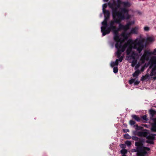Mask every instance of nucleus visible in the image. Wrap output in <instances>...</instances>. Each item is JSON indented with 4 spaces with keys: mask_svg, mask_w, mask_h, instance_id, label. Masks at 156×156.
<instances>
[{
    "mask_svg": "<svg viewBox=\"0 0 156 156\" xmlns=\"http://www.w3.org/2000/svg\"><path fill=\"white\" fill-rule=\"evenodd\" d=\"M123 2L121 0H117V3L113 0L112 3L109 2L108 3L109 7L112 9V13L114 15L119 16L121 18L126 17V19L130 18L128 14L129 11L125 8H121V11H118V9L120 7L121 5L122 4Z\"/></svg>",
    "mask_w": 156,
    "mask_h": 156,
    "instance_id": "obj_1",
    "label": "nucleus"
},
{
    "mask_svg": "<svg viewBox=\"0 0 156 156\" xmlns=\"http://www.w3.org/2000/svg\"><path fill=\"white\" fill-rule=\"evenodd\" d=\"M124 44H126L127 47H128L126 51L127 55L126 57L129 60L133 59V63L135 65L136 64V53L132 52V48L136 49V39L135 40L134 42L132 40L129 39Z\"/></svg>",
    "mask_w": 156,
    "mask_h": 156,
    "instance_id": "obj_2",
    "label": "nucleus"
},
{
    "mask_svg": "<svg viewBox=\"0 0 156 156\" xmlns=\"http://www.w3.org/2000/svg\"><path fill=\"white\" fill-rule=\"evenodd\" d=\"M112 16L114 20H111L109 22L108 26L102 33L103 36H105L106 34H109L111 31H113V33L115 31H117L116 27L114 25L115 23H120L122 20L126 19V17H123L121 18L119 16L114 15L113 14Z\"/></svg>",
    "mask_w": 156,
    "mask_h": 156,
    "instance_id": "obj_3",
    "label": "nucleus"
},
{
    "mask_svg": "<svg viewBox=\"0 0 156 156\" xmlns=\"http://www.w3.org/2000/svg\"><path fill=\"white\" fill-rule=\"evenodd\" d=\"M154 41V37H149L147 38L146 41L144 43L145 40L144 38H140L138 39L137 38V52L140 53L144 48L146 47L149 43H151Z\"/></svg>",
    "mask_w": 156,
    "mask_h": 156,
    "instance_id": "obj_4",
    "label": "nucleus"
},
{
    "mask_svg": "<svg viewBox=\"0 0 156 156\" xmlns=\"http://www.w3.org/2000/svg\"><path fill=\"white\" fill-rule=\"evenodd\" d=\"M115 47L117 49V51L116 52L117 58L121 56L122 52H124L127 48L126 44H124L122 45L121 42L116 43L115 44Z\"/></svg>",
    "mask_w": 156,
    "mask_h": 156,
    "instance_id": "obj_5",
    "label": "nucleus"
},
{
    "mask_svg": "<svg viewBox=\"0 0 156 156\" xmlns=\"http://www.w3.org/2000/svg\"><path fill=\"white\" fill-rule=\"evenodd\" d=\"M151 55L150 51L148 50H145L144 53L141 57L140 61L141 64L144 63L146 61H148L150 56Z\"/></svg>",
    "mask_w": 156,
    "mask_h": 156,
    "instance_id": "obj_6",
    "label": "nucleus"
},
{
    "mask_svg": "<svg viewBox=\"0 0 156 156\" xmlns=\"http://www.w3.org/2000/svg\"><path fill=\"white\" fill-rule=\"evenodd\" d=\"M137 140H138V141L137 142L138 147H140L142 148L143 147L144 148V150L147 153L144 155V156H145V155L147 154V151H149L150 150V148L148 147H145L143 146V143L145 142V140L144 139H137Z\"/></svg>",
    "mask_w": 156,
    "mask_h": 156,
    "instance_id": "obj_7",
    "label": "nucleus"
},
{
    "mask_svg": "<svg viewBox=\"0 0 156 156\" xmlns=\"http://www.w3.org/2000/svg\"><path fill=\"white\" fill-rule=\"evenodd\" d=\"M150 66L148 68H156V56L152 57L149 61Z\"/></svg>",
    "mask_w": 156,
    "mask_h": 156,
    "instance_id": "obj_8",
    "label": "nucleus"
},
{
    "mask_svg": "<svg viewBox=\"0 0 156 156\" xmlns=\"http://www.w3.org/2000/svg\"><path fill=\"white\" fill-rule=\"evenodd\" d=\"M144 148L138 147H137V156H144L145 154L147 153L145 151Z\"/></svg>",
    "mask_w": 156,
    "mask_h": 156,
    "instance_id": "obj_9",
    "label": "nucleus"
},
{
    "mask_svg": "<svg viewBox=\"0 0 156 156\" xmlns=\"http://www.w3.org/2000/svg\"><path fill=\"white\" fill-rule=\"evenodd\" d=\"M114 34V39L116 43H119L120 39L119 34V32L117 31H115Z\"/></svg>",
    "mask_w": 156,
    "mask_h": 156,
    "instance_id": "obj_10",
    "label": "nucleus"
},
{
    "mask_svg": "<svg viewBox=\"0 0 156 156\" xmlns=\"http://www.w3.org/2000/svg\"><path fill=\"white\" fill-rule=\"evenodd\" d=\"M101 23L102 25H103V26L101 27V31L102 33L105 31V29H106V27L108 26V24L107 22L104 20Z\"/></svg>",
    "mask_w": 156,
    "mask_h": 156,
    "instance_id": "obj_11",
    "label": "nucleus"
},
{
    "mask_svg": "<svg viewBox=\"0 0 156 156\" xmlns=\"http://www.w3.org/2000/svg\"><path fill=\"white\" fill-rule=\"evenodd\" d=\"M133 23L132 22H129L127 23L126 25H124V30L125 31H126L128 30L132 24H133Z\"/></svg>",
    "mask_w": 156,
    "mask_h": 156,
    "instance_id": "obj_12",
    "label": "nucleus"
},
{
    "mask_svg": "<svg viewBox=\"0 0 156 156\" xmlns=\"http://www.w3.org/2000/svg\"><path fill=\"white\" fill-rule=\"evenodd\" d=\"M147 134L148 133L147 132H138L137 133V135L140 137H145L147 136Z\"/></svg>",
    "mask_w": 156,
    "mask_h": 156,
    "instance_id": "obj_13",
    "label": "nucleus"
},
{
    "mask_svg": "<svg viewBox=\"0 0 156 156\" xmlns=\"http://www.w3.org/2000/svg\"><path fill=\"white\" fill-rule=\"evenodd\" d=\"M118 24H119V28H117V31L118 32H119V31H120V30H124V25H122L121 23H118Z\"/></svg>",
    "mask_w": 156,
    "mask_h": 156,
    "instance_id": "obj_14",
    "label": "nucleus"
},
{
    "mask_svg": "<svg viewBox=\"0 0 156 156\" xmlns=\"http://www.w3.org/2000/svg\"><path fill=\"white\" fill-rule=\"evenodd\" d=\"M154 123L151 128V130L152 131L156 132V119H154Z\"/></svg>",
    "mask_w": 156,
    "mask_h": 156,
    "instance_id": "obj_15",
    "label": "nucleus"
},
{
    "mask_svg": "<svg viewBox=\"0 0 156 156\" xmlns=\"http://www.w3.org/2000/svg\"><path fill=\"white\" fill-rule=\"evenodd\" d=\"M104 15V16L108 17V18H109L110 12L109 11L106 10L103 11Z\"/></svg>",
    "mask_w": 156,
    "mask_h": 156,
    "instance_id": "obj_16",
    "label": "nucleus"
},
{
    "mask_svg": "<svg viewBox=\"0 0 156 156\" xmlns=\"http://www.w3.org/2000/svg\"><path fill=\"white\" fill-rule=\"evenodd\" d=\"M129 84H131L133 83L134 85H136V78L132 79L129 80Z\"/></svg>",
    "mask_w": 156,
    "mask_h": 156,
    "instance_id": "obj_17",
    "label": "nucleus"
},
{
    "mask_svg": "<svg viewBox=\"0 0 156 156\" xmlns=\"http://www.w3.org/2000/svg\"><path fill=\"white\" fill-rule=\"evenodd\" d=\"M118 64V60H116L115 62H111V66L112 67H113L114 66H117Z\"/></svg>",
    "mask_w": 156,
    "mask_h": 156,
    "instance_id": "obj_18",
    "label": "nucleus"
},
{
    "mask_svg": "<svg viewBox=\"0 0 156 156\" xmlns=\"http://www.w3.org/2000/svg\"><path fill=\"white\" fill-rule=\"evenodd\" d=\"M155 135H156V134H151L150 135L148 136L147 138V139H151L152 140H154L155 139V137L154 136Z\"/></svg>",
    "mask_w": 156,
    "mask_h": 156,
    "instance_id": "obj_19",
    "label": "nucleus"
},
{
    "mask_svg": "<svg viewBox=\"0 0 156 156\" xmlns=\"http://www.w3.org/2000/svg\"><path fill=\"white\" fill-rule=\"evenodd\" d=\"M127 150L125 149H122L120 151V153L122 154V155H125L127 153Z\"/></svg>",
    "mask_w": 156,
    "mask_h": 156,
    "instance_id": "obj_20",
    "label": "nucleus"
},
{
    "mask_svg": "<svg viewBox=\"0 0 156 156\" xmlns=\"http://www.w3.org/2000/svg\"><path fill=\"white\" fill-rule=\"evenodd\" d=\"M129 124H130V125L131 126H132L133 127H136V126H135V125L136 122H135V121H134L132 120H130L129 121Z\"/></svg>",
    "mask_w": 156,
    "mask_h": 156,
    "instance_id": "obj_21",
    "label": "nucleus"
},
{
    "mask_svg": "<svg viewBox=\"0 0 156 156\" xmlns=\"http://www.w3.org/2000/svg\"><path fill=\"white\" fill-rule=\"evenodd\" d=\"M149 111L150 114L151 115L152 117H153V116L156 113V111L153 109L150 110Z\"/></svg>",
    "mask_w": 156,
    "mask_h": 156,
    "instance_id": "obj_22",
    "label": "nucleus"
},
{
    "mask_svg": "<svg viewBox=\"0 0 156 156\" xmlns=\"http://www.w3.org/2000/svg\"><path fill=\"white\" fill-rule=\"evenodd\" d=\"M156 74V69H152L151 71V76H153Z\"/></svg>",
    "mask_w": 156,
    "mask_h": 156,
    "instance_id": "obj_23",
    "label": "nucleus"
},
{
    "mask_svg": "<svg viewBox=\"0 0 156 156\" xmlns=\"http://www.w3.org/2000/svg\"><path fill=\"white\" fill-rule=\"evenodd\" d=\"M122 4L124 7H129L130 4L128 2H123Z\"/></svg>",
    "mask_w": 156,
    "mask_h": 156,
    "instance_id": "obj_24",
    "label": "nucleus"
},
{
    "mask_svg": "<svg viewBox=\"0 0 156 156\" xmlns=\"http://www.w3.org/2000/svg\"><path fill=\"white\" fill-rule=\"evenodd\" d=\"M124 138L126 139H130L131 137L128 134H126L123 135Z\"/></svg>",
    "mask_w": 156,
    "mask_h": 156,
    "instance_id": "obj_25",
    "label": "nucleus"
},
{
    "mask_svg": "<svg viewBox=\"0 0 156 156\" xmlns=\"http://www.w3.org/2000/svg\"><path fill=\"white\" fill-rule=\"evenodd\" d=\"M119 146L122 149H125L126 147V144H121L119 145Z\"/></svg>",
    "mask_w": 156,
    "mask_h": 156,
    "instance_id": "obj_26",
    "label": "nucleus"
},
{
    "mask_svg": "<svg viewBox=\"0 0 156 156\" xmlns=\"http://www.w3.org/2000/svg\"><path fill=\"white\" fill-rule=\"evenodd\" d=\"M125 144L128 147H129L131 145V141L128 140H127L125 141Z\"/></svg>",
    "mask_w": 156,
    "mask_h": 156,
    "instance_id": "obj_27",
    "label": "nucleus"
},
{
    "mask_svg": "<svg viewBox=\"0 0 156 156\" xmlns=\"http://www.w3.org/2000/svg\"><path fill=\"white\" fill-rule=\"evenodd\" d=\"M151 55H156V48L154 49L153 51H150Z\"/></svg>",
    "mask_w": 156,
    "mask_h": 156,
    "instance_id": "obj_28",
    "label": "nucleus"
},
{
    "mask_svg": "<svg viewBox=\"0 0 156 156\" xmlns=\"http://www.w3.org/2000/svg\"><path fill=\"white\" fill-rule=\"evenodd\" d=\"M107 4H104L103 5V11H104V10H106L105 9L106 8H107Z\"/></svg>",
    "mask_w": 156,
    "mask_h": 156,
    "instance_id": "obj_29",
    "label": "nucleus"
},
{
    "mask_svg": "<svg viewBox=\"0 0 156 156\" xmlns=\"http://www.w3.org/2000/svg\"><path fill=\"white\" fill-rule=\"evenodd\" d=\"M150 29V27L147 26H145L144 27V30L145 31H148Z\"/></svg>",
    "mask_w": 156,
    "mask_h": 156,
    "instance_id": "obj_30",
    "label": "nucleus"
},
{
    "mask_svg": "<svg viewBox=\"0 0 156 156\" xmlns=\"http://www.w3.org/2000/svg\"><path fill=\"white\" fill-rule=\"evenodd\" d=\"M119 59H117L118 60V62L119 61L120 62H122L123 59V57L122 56H120V57L119 58H117Z\"/></svg>",
    "mask_w": 156,
    "mask_h": 156,
    "instance_id": "obj_31",
    "label": "nucleus"
},
{
    "mask_svg": "<svg viewBox=\"0 0 156 156\" xmlns=\"http://www.w3.org/2000/svg\"><path fill=\"white\" fill-rule=\"evenodd\" d=\"M149 77L148 75H146L145 76H143L142 78V80H145Z\"/></svg>",
    "mask_w": 156,
    "mask_h": 156,
    "instance_id": "obj_32",
    "label": "nucleus"
},
{
    "mask_svg": "<svg viewBox=\"0 0 156 156\" xmlns=\"http://www.w3.org/2000/svg\"><path fill=\"white\" fill-rule=\"evenodd\" d=\"M137 14L139 16H142L143 14V12L139 11H137Z\"/></svg>",
    "mask_w": 156,
    "mask_h": 156,
    "instance_id": "obj_33",
    "label": "nucleus"
},
{
    "mask_svg": "<svg viewBox=\"0 0 156 156\" xmlns=\"http://www.w3.org/2000/svg\"><path fill=\"white\" fill-rule=\"evenodd\" d=\"M142 119L143 120L145 121H147L148 120V119L147 118L146 115H144L142 117Z\"/></svg>",
    "mask_w": 156,
    "mask_h": 156,
    "instance_id": "obj_34",
    "label": "nucleus"
},
{
    "mask_svg": "<svg viewBox=\"0 0 156 156\" xmlns=\"http://www.w3.org/2000/svg\"><path fill=\"white\" fill-rule=\"evenodd\" d=\"M123 131L124 133H126L127 132H129V129H123Z\"/></svg>",
    "mask_w": 156,
    "mask_h": 156,
    "instance_id": "obj_35",
    "label": "nucleus"
},
{
    "mask_svg": "<svg viewBox=\"0 0 156 156\" xmlns=\"http://www.w3.org/2000/svg\"><path fill=\"white\" fill-rule=\"evenodd\" d=\"M136 130L133 131V135H136V126L135 128Z\"/></svg>",
    "mask_w": 156,
    "mask_h": 156,
    "instance_id": "obj_36",
    "label": "nucleus"
},
{
    "mask_svg": "<svg viewBox=\"0 0 156 156\" xmlns=\"http://www.w3.org/2000/svg\"><path fill=\"white\" fill-rule=\"evenodd\" d=\"M150 65V63H149V62H148L147 63H145L144 65L145 67H147L149 65Z\"/></svg>",
    "mask_w": 156,
    "mask_h": 156,
    "instance_id": "obj_37",
    "label": "nucleus"
},
{
    "mask_svg": "<svg viewBox=\"0 0 156 156\" xmlns=\"http://www.w3.org/2000/svg\"><path fill=\"white\" fill-rule=\"evenodd\" d=\"M132 117L133 119L136 120V115H132Z\"/></svg>",
    "mask_w": 156,
    "mask_h": 156,
    "instance_id": "obj_38",
    "label": "nucleus"
},
{
    "mask_svg": "<svg viewBox=\"0 0 156 156\" xmlns=\"http://www.w3.org/2000/svg\"><path fill=\"white\" fill-rule=\"evenodd\" d=\"M113 72L115 73H116L118 72V69H113Z\"/></svg>",
    "mask_w": 156,
    "mask_h": 156,
    "instance_id": "obj_39",
    "label": "nucleus"
},
{
    "mask_svg": "<svg viewBox=\"0 0 156 156\" xmlns=\"http://www.w3.org/2000/svg\"><path fill=\"white\" fill-rule=\"evenodd\" d=\"M133 76L134 77H136V70L134 73L133 74Z\"/></svg>",
    "mask_w": 156,
    "mask_h": 156,
    "instance_id": "obj_40",
    "label": "nucleus"
},
{
    "mask_svg": "<svg viewBox=\"0 0 156 156\" xmlns=\"http://www.w3.org/2000/svg\"><path fill=\"white\" fill-rule=\"evenodd\" d=\"M109 19V18H108V17H105V19L104 20L105 21H106L107 22L108 20Z\"/></svg>",
    "mask_w": 156,
    "mask_h": 156,
    "instance_id": "obj_41",
    "label": "nucleus"
},
{
    "mask_svg": "<svg viewBox=\"0 0 156 156\" xmlns=\"http://www.w3.org/2000/svg\"><path fill=\"white\" fill-rule=\"evenodd\" d=\"M132 139L133 140H136V136H133L132 137Z\"/></svg>",
    "mask_w": 156,
    "mask_h": 156,
    "instance_id": "obj_42",
    "label": "nucleus"
},
{
    "mask_svg": "<svg viewBox=\"0 0 156 156\" xmlns=\"http://www.w3.org/2000/svg\"><path fill=\"white\" fill-rule=\"evenodd\" d=\"M136 27H135L134 29L133 30V31L135 33H136Z\"/></svg>",
    "mask_w": 156,
    "mask_h": 156,
    "instance_id": "obj_43",
    "label": "nucleus"
},
{
    "mask_svg": "<svg viewBox=\"0 0 156 156\" xmlns=\"http://www.w3.org/2000/svg\"><path fill=\"white\" fill-rule=\"evenodd\" d=\"M132 152H136V149H133L131 150Z\"/></svg>",
    "mask_w": 156,
    "mask_h": 156,
    "instance_id": "obj_44",
    "label": "nucleus"
},
{
    "mask_svg": "<svg viewBox=\"0 0 156 156\" xmlns=\"http://www.w3.org/2000/svg\"><path fill=\"white\" fill-rule=\"evenodd\" d=\"M140 64L139 63H137V68H138L140 66Z\"/></svg>",
    "mask_w": 156,
    "mask_h": 156,
    "instance_id": "obj_45",
    "label": "nucleus"
},
{
    "mask_svg": "<svg viewBox=\"0 0 156 156\" xmlns=\"http://www.w3.org/2000/svg\"><path fill=\"white\" fill-rule=\"evenodd\" d=\"M147 143H150V142H149L148 141H147ZM150 143H151V144H153V142H152Z\"/></svg>",
    "mask_w": 156,
    "mask_h": 156,
    "instance_id": "obj_46",
    "label": "nucleus"
},
{
    "mask_svg": "<svg viewBox=\"0 0 156 156\" xmlns=\"http://www.w3.org/2000/svg\"><path fill=\"white\" fill-rule=\"evenodd\" d=\"M108 0H103V1L105 2H107Z\"/></svg>",
    "mask_w": 156,
    "mask_h": 156,
    "instance_id": "obj_47",
    "label": "nucleus"
},
{
    "mask_svg": "<svg viewBox=\"0 0 156 156\" xmlns=\"http://www.w3.org/2000/svg\"><path fill=\"white\" fill-rule=\"evenodd\" d=\"M135 145L136 146V141L135 143Z\"/></svg>",
    "mask_w": 156,
    "mask_h": 156,
    "instance_id": "obj_48",
    "label": "nucleus"
},
{
    "mask_svg": "<svg viewBox=\"0 0 156 156\" xmlns=\"http://www.w3.org/2000/svg\"><path fill=\"white\" fill-rule=\"evenodd\" d=\"M124 125L126 127L127 126V125L126 124H124Z\"/></svg>",
    "mask_w": 156,
    "mask_h": 156,
    "instance_id": "obj_49",
    "label": "nucleus"
},
{
    "mask_svg": "<svg viewBox=\"0 0 156 156\" xmlns=\"http://www.w3.org/2000/svg\"><path fill=\"white\" fill-rule=\"evenodd\" d=\"M138 58H139V56H138V54H137V59Z\"/></svg>",
    "mask_w": 156,
    "mask_h": 156,
    "instance_id": "obj_50",
    "label": "nucleus"
},
{
    "mask_svg": "<svg viewBox=\"0 0 156 156\" xmlns=\"http://www.w3.org/2000/svg\"><path fill=\"white\" fill-rule=\"evenodd\" d=\"M134 68H135V69L136 68V66H135Z\"/></svg>",
    "mask_w": 156,
    "mask_h": 156,
    "instance_id": "obj_51",
    "label": "nucleus"
},
{
    "mask_svg": "<svg viewBox=\"0 0 156 156\" xmlns=\"http://www.w3.org/2000/svg\"><path fill=\"white\" fill-rule=\"evenodd\" d=\"M137 121L138 120H139V118H137Z\"/></svg>",
    "mask_w": 156,
    "mask_h": 156,
    "instance_id": "obj_52",
    "label": "nucleus"
},
{
    "mask_svg": "<svg viewBox=\"0 0 156 156\" xmlns=\"http://www.w3.org/2000/svg\"><path fill=\"white\" fill-rule=\"evenodd\" d=\"M113 68H114V69H115V68H117V67H114Z\"/></svg>",
    "mask_w": 156,
    "mask_h": 156,
    "instance_id": "obj_53",
    "label": "nucleus"
},
{
    "mask_svg": "<svg viewBox=\"0 0 156 156\" xmlns=\"http://www.w3.org/2000/svg\"><path fill=\"white\" fill-rule=\"evenodd\" d=\"M141 68H142V69H143V68H145L144 67H141Z\"/></svg>",
    "mask_w": 156,
    "mask_h": 156,
    "instance_id": "obj_54",
    "label": "nucleus"
},
{
    "mask_svg": "<svg viewBox=\"0 0 156 156\" xmlns=\"http://www.w3.org/2000/svg\"><path fill=\"white\" fill-rule=\"evenodd\" d=\"M154 79H156V77H154Z\"/></svg>",
    "mask_w": 156,
    "mask_h": 156,
    "instance_id": "obj_55",
    "label": "nucleus"
}]
</instances>
